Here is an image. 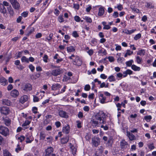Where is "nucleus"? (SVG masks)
Instances as JSON below:
<instances>
[{"mask_svg": "<svg viewBox=\"0 0 156 156\" xmlns=\"http://www.w3.org/2000/svg\"><path fill=\"white\" fill-rule=\"evenodd\" d=\"M86 21L88 23H91L92 22V20L91 18L88 16L85 17V18H84Z\"/></svg>", "mask_w": 156, "mask_h": 156, "instance_id": "40", "label": "nucleus"}, {"mask_svg": "<svg viewBox=\"0 0 156 156\" xmlns=\"http://www.w3.org/2000/svg\"><path fill=\"white\" fill-rule=\"evenodd\" d=\"M152 118V117L151 115L146 116L144 117V119L147 122H149L150 121Z\"/></svg>", "mask_w": 156, "mask_h": 156, "instance_id": "37", "label": "nucleus"}, {"mask_svg": "<svg viewBox=\"0 0 156 156\" xmlns=\"http://www.w3.org/2000/svg\"><path fill=\"white\" fill-rule=\"evenodd\" d=\"M71 149V150L72 152L73 155H74L76 154V148L74 146H72L70 147Z\"/></svg>", "mask_w": 156, "mask_h": 156, "instance_id": "33", "label": "nucleus"}, {"mask_svg": "<svg viewBox=\"0 0 156 156\" xmlns=\"http://www.w3.org/2000/svg\"><path fill=\"white\" fill-rule=\"evenodd\" d=\"M127 74H131L133 73V71L129 69H128L125 71Z\"/></svg>", "mask_w": 156, "mask_h": 156, "instance_id": "61", "label": "nucleus"}, {"mask_svg": "<svg viewBox=\"0 0 156 156\" xmlns=\"http://www.w3.org/2000/svg\"><path fill=\"white\" fill-rule=\"evenodd\" d=\"M61 87V85L58 83L53 84L51 87V89L53 90H57Z\"/></svg>", "mask_w": 156, "mask_h": 156, "instance_id": "16", "label": "nucleus"}, {"mask_svg": "<svg viewBox=\"0 0 156 156\" xmlns=\"http://www.w3.org/2000/svg\"><path fill=\"white\" fill-rule=\"evenodd\" d=\"M48 56L47 55H44L43 58V60L45 62H48Z\"/></svg>", "mask_w": 156, "mask_h": 156, "instance_id": "47", "label": "nucleus"}, {"mask_svg": "<svg viewBox=\"0 0 156 156\" xmlns=\"http://www.w3.org/2000/svg\"><path fill=\"white\" fill-rule=\"evenodd\" d=\"M3 120L5 125L7 126H9L11 124V120L10 119L6 117L3 118Z\"/></svg>", "mask_w": 156, "mask_h": 156, "instance_id": "12", "label": "nucleus"}, {"mask_svg": "<svg viewBox=\"0 0 156 156\" xmlns=\"http://www.w3.org/2000/svg\"><path fill=\"white\" fill-rule=\"evenodd\" d=\"M0 82L1 83L2 85L4 86L7 85L8 83L7 80L3 77H0Z\"/></svg>", "mask_w": 156, "mask_h": 156, "instance_id": "18", "label": "nucleus"}, {"mask_svg": "<svg viewBox=\"0 0 156 156\" xmlns=\"http://www.w3.org/2000/svg\"><path fill=\"white\" fill-rule=\"evenodd\" d=\"M53 149L52 147H48L45 150V156H50L52 153L53 152Z\"/></svg>", "mask_w": 156, "mask_h": 156, "instance_id": "10", "label": "nucleus"}, {"mask_svg": "<svg viewBox=\"0 0 156 156\" xmlns=\"http://www.w3.org/2000/svg\"><path fill=\"white\" fill-rule=\"evenodd\" d=\"M119 13L117 12H115L113 14V16L115 18H116L118 16Z\"/></svg>", "mask_w": 156, "mask_h": 156, "instance_id": "57", "label": "nucleus"}, {"mask_svg": "<svg viewBox=\"0 0 156 156\" xmlns=\"http://www.w3.org/2000/svg\"><path fill=\"white\" fill-rule=\"evenodd\" d=\"M53 36V34L52 33L50 34L48 37L47 38L48 41H49L52 39V37Z\"/></svg>", "mask_w": 156, "mask_h": 156, "instance_id": "46", "label": "nucleus"}, {"mask_svg": "<svg viewBox=\"0 0 156 156\" xmlns=\"http://www.w3.org/2000/svg\"><path fill=\"white\" fill-rule=\"evenodd\" d=\"M102 139L104 141H107L106 144L108 146H112L113 142V139L112 136H109L108 138L107 136H104Z\"/></svg>", "mask_w": 156, "mask_h": 156, "instance_id": "3", "label": "nucleus"}, {"mask_svg": "<svg viewBox=\"0 0 156 156\" xmlns=\"http://www.w3.org/2000/svg\"><path fill=\"white\" fill-rule=\"evenodd\" d=\"M132 69L135 71H139L140 70V67H138L136 66L133 65L131 66Z\"/></svg>", "mask_w": 156, "mask_h": 156, "instance_id": "28", "label": "nucleus"}, {"mask_svg": "<svg viewBox=\"0 0 156 156\" xmlns=\"http://www.w3.org/2000/svg\"><path fill=\"white\" fill-rule=\"evenodd\" d=\"M10 110L8 107L7 106H3L0 108L1 113L5 115H6L9 113Z\"/></svg>", "mask_w": 156, "mask_h": 156, "instance_id": "4", "label": "nucleus"}, {"mask_svg": "<svg viewBox=\"0 0 156 156\" xmlns=\"http://www.w3.org/2000/svg\"><path fill=\"white\" fill-rule=\"evenodd\" d=\"M66 86H65L60 91L58 92V94H61V93H62L65 92L66 90Z\"/></svg>", "mask_w": 156, "mask_h": 156, "instance_id": "55", "label": "nucleus"}, {"mask_svg": "<svg viewBox=\"0 0 156 156\" xmlns=\"http://www.w3.org/2000/svg\"><path fill=\"white\" fill-rule=\"evenodd\" d=\"M72 35L75 37H79V35L76 31H74L72 33Z\"/></svg>", "mask_w": 156, "mask_h": 156, "instance_id": "48", "label": "nucleus"}, {"mask_svg": "<svg viewBox=\"0 0 156 156\" xmlns=\"http://www.w3.org/2000/svg\"><path fill=\"white\" fill-rule=\"evenodd\" d=\"M69 130L70 127L69 126H65L63 128L62 131L66 134H68L69 132Z\"/></svg>", "mask_w": 156, "mask_h": 156, "instance_id": "21", "label": "nucleus"}, {"mask_svg": "<svg viewBox=\"0 0 156 156\" xmlns=\"http://www.w3.org/2000/svg\"><path fill=\"white\" fill-rule=\"evenodd\" d=\"M31 122L28 120H26L25 122L22 124V126L25 129H27L28 127L27 126H28L30 123Z\"/></svg>", "mask_w": 156, "mask_h": 156, "instance_id": "27", "label": "nucleus"}, {"mask_svg": "<svg viewBox=\"0 0 156 156\" xmlns=\"http://www.w3.org/2000/svg\"><path fill=\"white\" fill-rule=\"evenodd\" d=\"M55 125L57 128L61 126V123L59 121H57L55 122Z\"/></svg>", "mask_w": 156, "mask_h": 156, "instance_id": "63", "label": "nucleus"}, {"mask_svg": "<svg viewBox=\"0 0 156 156\" xmlns=\"http://www.w3.org/2000/svg\"><path fill=\"white\" fill-rule=\"evenodd\" d=\"M0 12L3 14L4 16H5V14L7 15V13L6 9L4 6L0 7Z\"/></svg>", "mask_w": 156, "mask_h": 156, "instance_id": "19", "label": "nucleus"}, {"mask_svg": "<svg viewBox=\"0 0 156 156\" xmlns=\"http://www.w3.org/2000/svg\"><path fill=\"white\" fill-rule=\"evenodd\" d=\"M26 139L27 140L26 141V142L27 143H30L33 140V137L32 136H30V140L29 137L28 136H26Z\"/></svg>", "mask_w": 156, "mask_h": 156, "instance_id": "31", "label": "nucleus"}, {"mask_svg": "<svg viewBox=\"0 0 156 156\" xmlns=\"http://www.w3.org/2000/svg\"><path fill=\"white\" fill-rule=\"evenodd\" d=\"M13 7L16 9H19L20 6L17 0H9Z\"/></svg>", "mask_w": 156, "mask_h": 156, "instance_id": "5", "label": "nucleus"}, {"mask_svg": "<svg viewBox=\"0 0 156 156\" xmlns=\"http://www.w3.org/2000/svg\"><path fill=\"white\" fill-rule=\"evenodd\" d=\"M40 137L41 139L44 140L45 138V135L42 132L41 133H40Z\"/></svg>", "mask_w": 156, "mask_h": 156, "instance_id": "50", "label": "nucleus"}, {"mask_svg": "<svg viewBox=\"0 0 156 156\" xmlns=\"http://www.w3.org/2000/svg\"><path fill=\"white\" fill-rule=\"evenodd\" d=\"M59 114L60 116L62 118H67L69 117L67 112L63 110L60 111L59 112Z\"/></svg>", "mask_w": 156, "mask_h": 156, "instance_id": "13", "label": "nucleus"}, {"mask_svg": "<svg viewBox=\"0 0 156 156\" xmlns=\"http://www.w3.org/2000/svg\"><path fill=\"white\" fill-rule=\"evenodd\" d=\"M0 133L5 136H6L9 134V130L6 127L0 126Z\"/></svg>", "mask_w": 156, "mask_h": 156, "instance_id": "2", "label": "nucleus"}, {"mask_svg": "<svg viewBox=\"0 0 156 156\" xmlns=\"http://www.w3.org/2000/svg\"><path fill=\"white\" fill-rule=\"evenodd\" d=\"M93 126H99L101 124H105L106 118L105 114L102 111H100L94 115L91 120Z\"/></svg>", "mask_w": 156, "mask_h": 156, "instance_id": "1", "label": "nucleus"}, {"mask_svg": "<svg viewBox=\"0 0 156 156\" xmlns=\"http://www.w3.org/2000/svg\"><path fill=\"white\" fill-rule=\"evenodd\" d=\"M42 34L41 33H38L36 35V38H40L42 36Z\"/></svg>", "mask_w": 156, "mask_h": 156, "instance_id": "58", "label": "nucleus"}, {"mask_svg": "<svg viewBox=\"0 0 156 156\" xmlns=\"http://www.w3.org/2000/svg\"><path fill=\"white\" fill-rule=\"evenodd\" d=\"M33 101L34 102L38 101H39V98L35 96H34Z\"/></svg>", "mask_w": 156, "mask_h": 156, "instance_id": "62", "label": "nucleus"}, {"mask_svg": "<svg viewBox=\"0 0 156 156\" xmlns=\"http://www.w3.org/2000/svg\"><path fill=\"white\" fill-rule=\"evenodd\" d=\"M120 147L123 150L128 148V144L124 140H122L120 142Z\"/></svg>", "mask_w": 156, "mask_h": 156, "instance_id": "8", "label": "nucleus"}, {"mask_svg": "<svg viewBox=\"0 0 156 156\" xmlns=\"http://www.w3.org/2000/svg\"><path fill=\"white\" fill-rule=\"evenodd\" d=\"M131 8L132 9L133 11L136 12V13H139V10L138 9L135 8L133 6H131Z\"/></svg>", "mask_w": 156, "mask_h": 156, "instance_id": "42", "label": "nucleus"}, {"mask_svg": "<svg viewBox=\"0 0 156 156\" xmlns=\"http://www.w3.org/2000/svg\"><path fill=\"white\" fill-rule=\"evenodd\" d=\"M64 19L63 18L62 16H59L58 17V21L62 23L64 22Z\"/></svg>", "mask_w": 156, "mask_h": 156, "instance_id": "45", "label": "nucleus"}, {"mask_svg": "<svg viewBox=\"0 0 156 156\" xmlns=\"http://www.w3.org/2000/svg\"><path fill=\"white\" fill-rule=\"evenodd\" d=\"M4 156H12L11 154L7 150L3 151Z\"/></svg>", "mask_w": 156, "mask_h": 156, "instance_id": "32", "label": "nucleus"}, {"mask_svg": "<svg viewBox=\"0 0 156 156\" xmlns=\"http://www.w3.org/2000/svg\"><path fill=\"white\" fill-rule=\"evenodd\" d=\"M32 89V85L29 83H27L25 85L23 90L25 91H30Z\"/></svg>", "mask_w": 156, "mask_h": 156, "instance_id": "14", "label": "nucleus"}, {"mask_svg": "<svg viewBox=\"0 0 156 156\" xmlns=\"http://www.w3.org/2000/svg\"><path fill=\"white\" fill-rule=\"evenodd\" d=\"M105 10L104 8L103 7H101L99 9V12L98 15L99 16H102L104 14Z\"/></svg>", "mask_w": 156, "mask_h": 156, "instance_id": "24", "label": "nucleus"}, {"mask_svg": "<svg viewBox=\"0 0 156 156\" xmlns=\"http://www.w3.org/2000/svg\"><path fill=\"white\" fill-rule=\"evenodd\" d=\"M100 143V140L98 137H94L92 138V144L95 146H98L99 144Z\"/></svg>", "mask_w": 156, "mask_h": 156, "instance_id": "6", "label": "nucleus"}, {"mask_svg": "<svg viewBox=\"0 0 156 156\" xmlns=\"http://www.w3.org/2000/svg\"><path fill=\"white\" fill-rule=\"evenodd\" d=\"M73 61L74 62V63H73L74 65L78 66H81L82 62V61L80 59L79 57L77 56H76L75 59Z\"/></svg>", "mask_w": 156, "mask_h": 156, "instance_id": "9", "label": "nucleus"}, {"mask_svg": "<svg viewBox=\"0 0 156 156\" xmlns=\"http://www.w3.org/2000/svg\"><path fill=\"white\" fill-rule=\"evenodd\" d=\"M141 34L140 33L136 35L134 37V39L135 40H137L141 37Z\"/></svg>", "mask_w": 156, "mask_h": 156, "instance_id": "39", "label": "nucleus"}, {"mask_svg": "<svg viewBox=\"0 0 156 156\" xmlns=\"http://www.w3.org/2000/svg\"><path fill=\"white\" fill-rule=\"evenodd\" d=\"M21 61L22 62H26L27 63L29 62V61L28 59L25 56H23L21 58Z\"/></svg>", "mask_w": 156, "mask_h": 156, "instance_id": "41", "label": "nucleus"}, {"mask_svg": "<svg viewBox=\"0 0 156 156\" xmlns=\"http://www.w3.org/2000/svg\"><path fill=\"white\" fill-rule=\"evenodd\" d=\"M145 51L144 49H141L137 53V55H140L141 56V55H145Z\"/></svg>", "mask_w": 156, "mask_h": 156, "instance_id": "29", "label": "nucleus"}, {"mask_svg": "<svg viewBox=\"0 0 156 156\" xmlns=\"http://www.w3.org/2000/svg\"><path fill=\"white\" fill-rule=\"evenodd\" d=\"M90 87L89 84L86 85L84 87V90L86 91H88L90 89Z\"/></svg>", "mask_w": 156, "mask_h": 156, "instance_id": "43", "label": "nucleus"}, {"mask_svg": "<svg viewBox=\"0 0 156 156\" xmlns=\"http://www.w3.org/2000/svg\"><path fill=\"white\" fill-rule=\"evenodd\" d=\"M8 11L9 12V13L10 14L11 16H13L14 14L13 10L11 7V5H10V6L7 8Z\"/></svg>", "mask_w": 156, "mask_h": 156, "instance_id": "25", "label": "nucleus"}, {"mask_svg": "<svg viewBox=\"0 0 156 156\" xmlns=\"http://www.w3.org/2000/svg\"><path fill=\"white\" fill-rule=\"evenodd\" d=\"M28 100V97L26 95H24L21 97L20 99V101L22 104H23L27 101Z\"/></svg>", "mask_w": 156, "mask_h": 156, "instance_id": "17", "label": "nucleus"}, {"mask_svg": "<svg viewBox=\"0 0 156 156\" xmlns=\"http://www.w3.org/2000/svg\"><path fill=\"white\" fill-rule=\"evenodd\" d=\"M69 137L66 136L65 138H62L61 139V143L62 144H65L66 143L69 141Z\"/></svg>", "mask_w": 156, "mask_h": 156, "instance_id": "26", "label": "nucleus"}, {"mask_svg": "<svg viewBox=\"0 0 156 156\" xmlns=\"http://www.w3.org/2000/svg\"><path fill=\"white\" fill-rule=\"evenodd\" d=\"M29 68L32 72H33L35 69L34 66L32 64L29 65Z\"/></svg>", "mask_w": 156, "mask_h": 156, "instance_id": "53", "label": "nucleus"}, {"mask_svg": "<svg viewBox=\"0 0 156 156\" xmlns=\"http://www.w3.org/2000/svg\"><path fill=\"white\" fill-rule=\"evenodd\" d=\"M100 77L103 79H105L107 78V76L104 74H102L100 75Z\"/></svg>", "mask_w": 156, "mask_h": 156, "instance_id": "56", "label": "nucleus"}, {"mask_svg": "<svg viewBox=\"0 0 156 156\" xmlns=\"http://www.w3.org/2000/svg\"><path fill=\"white\" fill-rule=\"evenodd\" d=\"M108 58L109 61L111 62H113L114 61V59L112 56H109L108 57Z\"/></svg>", "mask_w": 156, "mask_h": 156, "instance_id": "59", "label": "nucleus"}, {"mask_svg": "<svg viewBox=\"0 0 156 156\" xmlns=\"http://www.w3.org/2000/svg\"><path fill=\"white\" fill-rule=\"evenodd\" d=\"M62 69L58 68L56 69L53 70L51 72V74L54 76H57L62 73Z\"/></svg>", "mask_w": 156, "mask_h": 156, "instance_id": "7", "label": "nucleus"}, {"mask_svg": "<svg viewBox=\"0 0 156 156\" xmlns=\"http://www.w3.org/2000/svg\"><path fill=\"white\" fill-rule=\"evenodd\" d=\"M136 60L138 64H140L142 60V58H140L139 56H137L136 58Z\"/></svg>", "mask_w": 156, "mask_h": 156, "instance_id": "36", "label": "nucleus"}, {"mask_svg": "<svg viewBox=\"0 0 156 156\" xmlns=\"http://www.w3.org/2000/svg\"><path fill=\"white\" fill-rule=\"evenodd\" d=\"M25 137L23 136H20V137H19L18 138V139L20 140V142H22L25 139Z\"/></svg>", "mask_w": 156, "mask_h": 156, "instance_id": "44", "label": "nucleus"}, {"mask_svg": "<svg viewBox=\"0 0 156 156\" xmlns=\"http://www.w3.org/2000/svg\"><path fill=\"white\" fill-rule=\"evenodd\" d=\"M22 18V16H19L17 19V22L18 23H20L21 21Z\"/></svg>", "mask_w": 156, "mask_h": 156, "instance_id": "64", "label": "nucleus"}, {"mask_svg": "<svg viewBox=\"0 0 156 156\" xmlns=\"http://www.w3.org/2000/svg\"><path fill=\"white\" fill-rule=\"evenodd\" d=\"M67 50L68 52H71L74 51L75 48L73 46H70L67 48Z\"/></svg>", "mask_w": 156, "mask_h": 156, "instance_id": "23", "label": "nucleus"}, {"mask_svg": "<svg viewBox=\"0 0 156 156\" xmlns=\"http://www.w3.org/2000/svg\"><path fill=\"white\" fill-rule=\"evenodd\" d=\"M126 133L128 136L130 140L132 141L135 139V136L132 133L129 132H127Z\"/></svg>", "mask_w": 156, "mask_h": 156, "instance_id": "20", "label": "nucleus"}, {"mask_svg": "<svg viewBox=\"0 0 156 156\" xmlns=\"http://www.w3.org/2000/svg\"><path fill=\"white\" fill-rule=\"evenodd\" d=\"M133 62V60H131L129 61L126 62V64L127 66H132V64Z\"/></svg>", "mask_w": 156, "mask_h": 156, "instance_id": "35", "label": "nucleus"}, {"mask_svg": "<svg viewBox=\"0 0 156 156\" xmlns=\"http://www.w3.org/2000/svg\"><path fill=\"white\" fill-rule=\"evenodd\" d=\"M136 31V29H133L130 30H129L127 29H125L124 31L125 34H131L133 33H134L135 31Z\"/></svg>", "mask_w": 156, "mask_h": 156, "instance_id": "22", "label": "nucleus"}, {"mask_svg": "<svg viewBox=\"0 0 156 156\" xmlns=\"http://www.w3.org/2000/svg\"><path fill=\"white\" fill-rule=\"evenodd\" d=\"M100 97L102 98L101 100V103L103 104L105 103V101L106 100V98L105 97H104V95L103 94H101L100 95Z\"/></svg>", "mask_w": 156, "mask_h": 156, "instance_id": "30", "label": "nucleus"}, {"mask_svg": "<svg viewBox=\"0 0 156 156\" xmlns=\"http://www.w3.org/2000/svg\"><path fill=\"white\" fill-rule=\"evenodd\" d=\"M10 94L12 96L15 98L19 95V92L17 90L14 89L11 91Z\"/></svg>", "mask_w": 156, "mask_h": 156, "instance_id": "15", "label": "nucleus"}, {"mask_svg": "<svg viewBox=\"0 0 156 156\" xmlns=\"http://www.w3.org/2000/svg\"><path fill=\"white\" fill-rule=\"evenodd\" d=\"M108 79H109L110 82L114 81H115V79L114 76L113 75H111L109 76L108 77Z\"/></svg>", "mask_w": 156, "mask_h": 156, "instance_id": "38", "label": "nucleus"}, {"mask_svg": "<svg viewBox=\"0 0 156 156\" xmlns=\"http://www.w3.org/2000/svg\"><path fill=\"white\" fill-rule=\"evenodd\" d=\"M2 103L4 105L9 106H11L12 105V103L10 101L7 99H2Z\"/></svg>", "mask_w": 156, "mask_h": 156, "instance_id": "11", "label": "nucleus"}, {"mask_svg": "<svg viewBox=\"0 0 156 156\" xmlns=\"http://www.w3.org/2000/svg\"><path fill=\"white\" fill-rule=\"evenodd\" d=\"M9 3L6 1H3L2 5V6H9Z\"/></svg>", "mask_w": 156, "mask_h": 156, "instance_id": "54", "label": "nucleus"}, {"mask_svg": "<svg viewBox=\"0 0 156 156\" xmlns=\"http://www.w3.org/2000/svg\"><path fill=\"white\" fill-rule=\"evenodd\" d=\"M98 52L99 54L102 53L103 55H106L107 54L106 50L103 49H101L99 50V51H98Z\"/></svg>", "mask_w": 156, "mask_h": 156, "instance_id": "34", "label": "nucleus"}, {"mask_svg": "<svg viewBox=\"0 0 156 156\" xmlns=\"http://www.w3.org/2000/svg\"><path fill=\"white\" fill-rule=\"evenodd\" d=\"M148 148L151 150H152L155 148V147L153 145V144H152L149 145Z\"/></svg>", "mask_w": 156, "mask_h": 156, "instance_id": "60", "label": "nucleus"}, {"mask_svg": "<svg viewBox=\"0 0 156 156\" xmlns=\"http://www.w3.org/2000/svg\"><path fill=\"white\" fill-rule=\"evenodd\" d=\"M101 127L103 128L105 130H107L108 129V127L107 125L104 126L103 125H102L101 126Z\"/></svg>", "mask_w": 156, "mask_h": 156, "instance_id": "51", "label": "nucleus"}, {"mask_svg": "<svg viewBox=\"0 0 156 156\" xmlns=\"http://www.w3.org/2000/svg\"><path fill=\"white\" fill-rule=\"evenodd\" d=\"M28 12H24L21 14L22 17L23 16L24 17H26L28 15Z\"/></svg>", "mask_w": 156, "mask_h": 156, "instance_id": "49", "label": "nucleus"}, {"mask_svg": "<svg viewBox=\"0 0 156 156\" xmlns=\"http://www.w3.org/2000/svg\"><path fill=\"white\" fill-rule=\"evenodd\" d=\"M74 19L77 22H79L80 20V17L77 16L74 17Z\"/></svg>", "mask_w": 156, "mask_h": 156, "instance_id": "52", "label": "nucleus"}]
</instances>
